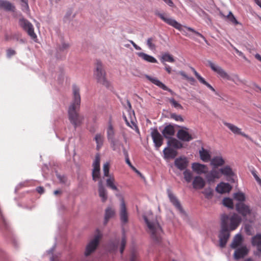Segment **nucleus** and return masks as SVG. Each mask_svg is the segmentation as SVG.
<instances>
[{
    "label": "nucleus",
    "instance_id": "obj_43",
    "mask_svg": "<svg viewBox=\"0 0 261 261\" xmlns=\"http://www.w3.org/2000/svg\"><path fill=\"white\" fill-rule=\"evenodd\" d=\"M169 101L171 105L176 109H183L182 106L177 101H176L174 98H171L169 99Z\"/></svg>",
    "mask_w": 261,
    "mask_h": 261
},
{
    "label": "nucleus",
    "instance_id": "obj_20",
    "mask_svg": "<svg viewBox=\"0 0 261 261\" xmlns=\"http://www.w3.org/2000/svg\"><path fill=\"white\" fill-rule=\"evenodd\" d=\"M192 185L195 189H202L205 185V181L201 176H196L193 179Z\"/></svg>",
    "mask_w": 261,
    "mask_h": 261
},
{
    "label": "nucleus",
    "instance_id": "obj_13",
    "mask_svg": "<svg viewBox=\"0 0 261 261\" xmlns=\"http://www.w3.org/2000/svg\"><path fill=\"white\" fill-rule=\"evenodd\" d=\"M167 192L170 202L177 210H178L180 213H183L184 210L177 197L173 194L171 190L168 189Z\"/></svg>",
    "mask_w": 261,
    "mask_h": 261
},
{
    "label": "nucleus",
    "instance_id": "obj_39",
    "mask_svg": "<svg viewBox=\"0 0 261 261\" xmlns=\"http://www.w3.org/2000/svg\"><path fill=\"white\" fill-rule=\"evenodd\" d=\"M161 61L162 63H164V62L173 63L174 62L175 60L172 55L168 53H165L163 55L161 58Z\"/></svg>",
    "mask_w": 261,
    "mask_h": 261
},
{
    "label": "nucleus",
    "instance_id": "obj_4",
    "mask_svg": "<svg viewBox=\"0 0 261 261\" xmlns=\"http://www.w3.org/2000/svg\"><path fill=\"white\" fill-rule=\"evenodd\" d=\"M144 219L151 238L156 243L160 242L161 239V234L162 230L159 224L157 222H150L146 216H144Z\"/></svg>",
    "mask_w": 261,
    "mask_h": 261
},
{
    "label": "nucleus",
    "instance_id": "obj_48",
    "mask_svg": "<svg viewBox=\"0 0 261 261\" xmlns=\"http://www.w3.org/2000/svg\"><path fill=\"white\" fill-rule=\"evenodd\" d=\"M129 261H139L138 253L136 251H132L130 253Z\"/></svg>",
    "mask_w": 261,
    "mask_h": 261
},
{
    "label": "nucleus",
    "instance_id": "obj_40",
    "mask_svg": "<svg viewBox=\"0 0 261 261\" xmlns=\"http://www.w3.org/2000/svg\"><path fill=\"white\" fill-rule=\"evenodd\" d=\"M234 198L239 202H243L245 200V194L242 192H237L233 195Z\"/></svg>",
    "mask_w": 261,
    "mask_h": 261
},
{
    "label": "nucleus",
    "instance_id": "obj_23",
    "mask_svg": "<svg viewBox=\"0 0 261 261\" xmlns=\"http://www.w3.org/2000/svg\"><path fill=\"white\" fill-rule=\"evenodd\" d=\"M165 138L170 139L175 134V129L173 125L169 124L166 126L162 132Z\"/></svg>",
    "mask_w": 261,
    "mask_h": 261
},
{
    "label": "nucleus",
    "instance_id": "obj_17",
    "mask_svg": "<svg viewBox=\"0 0 261 261\" xmlns=\"http://www.w3.org/2000/svg\"><path fill=\"white\" fill-rule=\"evenodd\" d=\"M224 124L227 126L233 133L235 134L240 135L247 139L252 140L251 138L247 135L241 132V129L237 126L228 122H224Z\"/></svg>",
    "mask_w": 261,
    "mask_h": 261
},
{
    "label": "nucleus",
    "instance_id": "obj_62",
    "mask_svg": "<svg viewBox=\"0 0 261 261\" xmlns=\"http://www.w3.org/2000/svg\"><path fill=\"white\" fill-rule=\"evenodd\" d=\"M179 74L180 75H181L182 76H183L184 77H185L186 79H187L188 77V76L186 74V73L184 71H179Z\"/></svg>",
    "mask_w": 261,
    "mask_h": 261
},
{
    "label": "nucleus",
    "instance_id": "obj_54",
    "mask_svg": "<svg viewBox=\"0 0 261 261\" xmlns=\"http://www.w3.org/2000/svg\"><path fill=\"white\" fill-rule=\"evenodd\" d=\"M251 226L249 224L246 225L245 226V230L246 233L248 235H251Z\"/></svg>",
    "mask_w": 261,
    "mask_h": 261
},
{
    "label": "nucleus",
    "instance_id": "obj_6",
    "mask_svg": "<svg viewBox=\"0 0 261 261\" xmlns=\"http://www.w3.org/2000/svg\"><path fill=\"white\" fill-rule=\"evenodd\" d=\"M101 237V233L99 231H97V233L94 236L93 239L87 245L84 253L86 258H88L89 255L95 251L99 244Z\"/></svg>",
    "mask_w": 261,
    "mask_h": 261
},
{
    "label": "nucleus",
    "instance_id": "obj_45",
    "mask_svg": "<svg viewBox=\"0 0 261 261\" xmlns=\"http://www.w3.org/2000/svg\"><path fill=\"white\" fill-rule=\"evenodd\" d=\"M111 144V146L113 150H116L118 148H119L120 144L118 143V141L115 139H111L109 140Z\"/></svg>",
    "mask_w": 261,
    "mask_h": 261
},
{
    "label": "nucleus",
    "instance_id": "obj_36",
    "mask_svg": "<svg viewBox=\"0 0 261 261\" xmlns=\"http://www.w3.org/2000/svg\"><path fill=\"white\" fill-rule=\"evenodd\" d=\"M94 139L97 144L96 148L97 150H99L103 145V136L100 134H97Z\"/></svg>",
    "mask_w": 261,
    "mask_h": 261
},
{
    "label": "nucleus",
    "instance_id": "obj_51",
    "mask_svg": "<svg viewBox=\"0 0 261 261\" xmlns=\"http://www.w3.org/2000/svg\"><path fill=\"white\" fill-rule=\"evenodd\" d=\"M126 244V239L124 236H123L121 243H120V252L121 254H122L123 252V251L125 249V246Z\"/></svg>",
    "mask_w": 261,
    "mask_h": 261
},
{
    "label": "nucleus",
    "instance_id": "obj_44",
    "mask_svg": "<svg viewBox=\"0 0 261 261\" xmlns=\"http://www.w3.org/2000/svg\"><path fill=\"white\" fill-rule=\"evenodd\" d=\"M205 197L207 199L211 198L213 196V191L211 188H206L202 191Z\"/></svg>",
    "mask_w": 261,
    "mask_h": 261
},
{
    "label": "nucleus",
    "instance_id": "obj_5",
    "mask_svg": "<svg viewBox=\"0 0 261 261\" xmlns=\"http://www.w3.org/2000/svg\"><path fill=\"white\" fill-rule=\"evenodd\" d=\"M94 76L97 83L107 88L110 86V83L106 78V73L100 62L97 61L96 63V68L94 71Z\"/></svg>",
    "mask_w": 261,
    "mask_h": 261
},
{
    "label": "nucleus",
    "instance_id": "obj_50",
    "mask_svg": "<svg viewBox=\"0 0 261 261\" xmlns=\"http://www.w3.org/2000/svg\"><path fill=\"white\" fill-rule=\"evenodd\" d=\"M154 41V39L151 37L148 38L147 40V45L148 47L151 50L154 49L155 48V45L153 43Z\"/></svg>",
    "mask_w": 261,
    "mask_h": 261
},
{
    "label": "nucleus",
    "instance_id": "obj_28",
    "mask_svg": "<svg viewBox=\"0 0 261 261\" xmlns=\"http://www.w3.org/2000/svg\"><path fill=\"white\" fill-rule=\"evenodd\" d=\"M164 157L166 159H174L177 155V152L172 148L166 147L163 150Z\"/></svg>",
    "mask_w": 261,
    "mask_h": 261
},
{
    "label": "nucleus",
    "instance_id": "obj_16",
    "mask_svg": "<svg viewBox=\"0 0 261 261\" xmlns=\"http://www.w3.org/2000/svg\"><path fill=\"white\" fill-rule=\"evenodd\" d=\"M120 218L123 223L125 224L127 222L128 219V213L124 200L123 199H121L120 204Z\"/></svg>",
    "mask_w": 261,
    "mask_h": 261
},
{
    "label": "nucleus",
    "instance_id": "obj_8",
    "mask_svg": "<svg viewBox=\"0 0 261 261\" xmlns=\"http://www.w3.org/2000/svg\"><path fill=\"white\" fill-rule=\"evenodd\" d=\"M236 211L243 217L249 216L254 218L255 215L250 207L244 202H239L236 205Z\"/></svg>",
    "mask_w": 261,
    "mask_h": 261
},
{
    "label": "nucleus",
    "instance_id": "obj_38",
    "mask_svg": "<svg viewBox=\"0 0 261 261\" xmlns=\"http://www.w3.org/2000/svg\"><path fill=\"white\" fill-rule=\"evenodd\" d=\"M114 182L115 178L113 176H109V178H108L106 180L107 187L113 190L117 191L118 189L116 185L114 184Z\"/></svg>",
    "mask_w": 261,
    "mask_h": 261
},
{
    "label": "nucleus",
    "instance_id": "obj_26",
    "mask_svg": "<svg viewBox=\"0 0 261 261\" xmlns=\"http://www.w3.org/2000/svg\"><path fill=\"white\" fill-rule=\"evenodd\" d=\"M248 252V250L246 247H242L237 249L234 253V257L236 259L243 258Z\"/></svg>",
    "mask_w": 261,
    "mask_h": 261
},
{
    "label": "nucleus",
    "instance_id": "obj_12",
    "mask_svg": "<svg viewBox=\"0 0 261 261\" xmlns=\"http://www.w3.org/2000/svg\"><path fill=\"white\" fill-rule=\"evenodd\" d=\"M219 169V171L220 172L221 176H222V175H223L227 177V179L228 181L231 182L234 181L233 177L235 175V174L233 172L231 168L229 166H225L223 168H221Z\"/></svg>",
    "mask_w": 261,
    "mask_h": 261
},
{
    "label": "nucleus",
    "instance_id": "obj_63",
    "mask_svg": "<svg viewBox=\"0 0 261 261\" xmlns=\"http://www.w3.org/2000/svg\"><path fill=\"white\" fill-rule=\"evenodd\" d=\"M254 57L256 59H257L258 61L261 62V56L259 54H256L254 55Z\"/></svg>",
    "mask_w": 261,
    "mask_h": 261
},
{
    "label": "nucleus",
    "instance_id": "obj_47",
    "mask_svg": "<svg viewBox=\"0 0 261 261\" xmlns=\"http://www.w3.org/2000/svg\"><path fill=\"white\" fill-rule=\"evenodd\" d=\"M184 27L187 30L193 32V33L195 34L196 35L202 38L204 40V41L205 42H207V40H206V38L201 33H199L198 32H197L196 31H195L194 29H193L192 28L188 27H186V26H184Z\"/></svg>",
    "mask_w": 261,
    "mask_h": 261
},
{
    "label": "nucleus",
    "instance_id": "obj_19",
    "mask_svg": "<svg viewBox=\"0 0 261 261\" xmlns=\"http://www.w3.org/2000/svg\"><path fill=\"white\" fill-rule=\"evenodd\" d=\"M146 77L152 83L154 84L160 88L163 89L164 90L168 91L172 94L173 93V92L170 89L168 88L165 85L160 82L158 79L151 77L149 75H146Z\"/></svg>",
    "mask_w": 261,
    "mask_h": 261
},
{
    "label": "nucleus",
    "instance_id": "obj_27",
    "mask_svg": "<svg viewBox=\"0 0 261 261\" xmlns=\"http://www.w3.org/2000/svg\"><path fill=\"white\" fill-rule=\"evenodd\" d=\"M0 8L7 11H14L15 8L10 2L5 0H0Z\"/></svg>",
    "mask_w": 261,
    "mask_h": 261
},
{
    "label": "nucleus",
    "instance_id": "obj_30",
    "mask_svg": "<svg viewBox=\"0 0 261 261\" xmlns=\"http://www.w3.org/2000/svg\"><path fill=\"white\" fill-rule=\"evenodd\" d=\"M137 55L142 60L149 63H156L158 62L156 59L153 57L146 54L144 53H138Z\"/></svg>",
    "mask_w": 261,
    "mask_h": 261
},
{
    "label": "nucleus",
    "instance_id": "obj_11",
    "mask_svg": "<svg viewBox=\"0 0 261 261\" xmlns=\"http://www.w3.org/2000/svg\"><path fill=\"white\" fill-rule=\"evenodd\" d=\"M92 178L96 181L100 177V156L96 155L93 163Z\"/></svg>",
    "mask_w": 261,
    "mask_h": 261
},
{
    "label": "nucleus",
    "instance_id": "obj_37",
    "mask_svg": "<svg viewBox=\"0 0 261 261\" xmlns=\"http://www.w3.org/2000/svg\"><path fill=\"white\" fill-rule=\"evenodd\" d=\"M242 238L241 235L240 234H237L234 237V238L233 240V241L231 244V248H237L238 246H239L241 244V243L242 242Z\"/></svg>",
    "mask_w": 261,
    "mask_h": 261
},
{
    "label": "nucleus",
    "instance_id": "obj_59",
    "mask_svg": "<svg viewBox=\"0 0 261 261\" xmlns=\"http://www.w3.org/2000/svg\"><path fill=\"white\" fill-rule=\"evenodd\" d=\"M165 65V70L167 71V72L168 73H171V68L167 64H164Z\"/></svg>",
    "mask_w": 261,
    "mask_h": 261
},
{
    "label": "nucleus",
    "instance_id": "obj_41",
    "mask_svg": "<svg viewBox=\"0 0 261 261\" xmlns=\"http://www.w3.org/2000/svg\"><path fill=\"white\" fill-rule=\"evenodd\" d=\"M223 204L224 206L230 208H233V203L232 200L229 198H225L223 200Z\"/></svg>",
    "mask_w": 261,
    "mask_h": 261
},
{
    "label": "nucleus",
    "instance_id": "obj_31",
    "mask_svg": "<svg viewBox=\"0 0 261 261\" xmlns=\"http://www.w3.org/2000/svg\"><path fill=\"white\" fill-rule=\"evenodd\" d=\"M253 246H256L258 251L261 252V234L254 236L251 241Z\"/></svg>",
    "mask_w": 261,
    "mask_h": 261
},
{
    "label": "nucleus",
    "instance_id": "obj_42",
    "mask_svg": "<svg viewBox=\"0 0 261 261\" xmlns=\"http://www.w3.org/2000/svg\"><path fill=\"white\" fill-rule=\"evenodd\" d=\"M184 178L186 181L188 182H190L191 181L192 179V173L189 170H185L183 173Z\"/></svg>",
    "mask_w": 261,
    "mask_h": 261
},
{
    "label": "nucleus",
    "instance_id": "obj_33",
    "mask_svg": "<svg viewBox=\"0 0 261 261\" xmlns=\"http://www.w3.org/2000/svg\"><path fill=\"white\" fill-rule=\"evenodd\" d=\"M115 214V211L112 207H108L105 211V224H106L109 220L112 218Z\"/></svg>",
    "mask_w": 261,
    "mask_h": 261
},
{
    "label": "nucleus",
    "instance_id": "obj_64",
    "mask_svg": "<svg viewBox=\"0 0 261 261\" xmlns=\"http://www.w3.org/2000/svg\"><path fill=\"white\" fill-rule=\"evenodd\" d=\"M125 162H126V163H127V164H128V165L130 167H131L133 166V165H132V163H131V162H130V160H129V158H126V159H125Z\"/></svg>",
    "mask_w": 261,
    "mask_h": 261
},
{
    "label": "nucleus",
    "instance_id": "obj_22",
    "mask_svg": "<svg viewBox=\"0 0 261 261\" xmlns=\"http://www.w3.org/2000/svg\"><path fill=\"white\" fill-rule=\"evenodd\" d=\"M192 70L193 71L194 74H195V76L197 77V79L198 80V81L202 83V84L206 86L208 88H209L210 90H211L212 91L215 93L216 95H218V93L216 91L215 89L210 84H208L205 79L202 77L196 71V70L193 68H191Z\"/></svg>",
    "mask_w": 261,
    "mask_h": 261
},
{
    "label": "nucleus",
    "instance_id": "obj_60",
    "mask_svg": "<svg viewBox=\"0 0 261 261\" xmlns=\"http://www.w3.org/2000/svg\"><path fill=\"white\" fill-rule=\"evenodd\" d=\"M165 3L168 5L170 7H173L174 4L171 0H163Z\"/></svg>",
    "mask_w": 261,
    "mask_h": 261
},
{
    "label": "nucleus",
    "instance_id": "obj_46",
    "mask_svg": "<svg viewBox=\"0 0 261 261\" xmlns=\"http://www.w3.org/2000/svg\"><path fill=\"white\" fill-rule=\"evenodd\" d=\"M227 18L231 23L235 25L238 24L239 23L231 12H229V14L227 16Z\"/></svg>",
    "mask_w": 261,
    "mask_h": 261
},
{
    "label": "nucleus",
    "instance_id": "obj_57",
    "mask_svg": "<svg viewBox=\"0 0 261 261\" xmlns=\"http://www.w3.org/2000/svg\"><path fill=\"white\" fill-rule=\"evenodd\" d=\"M130 43L133 45V46L135 47V48L137 50H141V48L140 46H138L133 41L129 40V41Z\"/></svg>",
    "mask_w": 261,
    "mask_h": 261
},
{
    "label": "nucleus",
    "instance_id": "obj_18",
    "mask_svg": "<svg viewBox=\"0 0 261 261\" xmlns=\"http://www.w3.org/2000/svg\"><path fill=\"white\" fill-rule=\"evenodd\" d=\"M192 168L194 171L198 174H206L207 167L206 165L198 163H194L192 165Z\"/></svg>",
    "mask_w": 261,
    "mask_h": 261
},
{
    "label": "nucleus",
    "instance_id": "obj_9",
    "mask_svg": "<svg viewBox=\"0 0 261 261\" xmlns=\"http://www.w3.org/2000/svg\"><path fill=\"white\" fill-rule=\"evenodd\" d=\"M157 15L162 20L168 24L173 27L179 31L185 32L182 30V25L175 20L168 17V16L165 14L159 13Z\"/></svg>",
    "mask_w": 261,
    "mask_h": 261
},
{
    "label": "nucleus",
    "instance_id": "obj_7",
    "mask_svg": "<svg viewBox=\"0 0 261 261\" xmlns=\"http://www.w3.org/2000/svg\"><path fill=\"white\" fill-rule=\"evenodd\" d=\"M19 23L20 27L33 40L37 39V37L34 32V26L29 21L24 18H21L19 19Z\"/></svg>",
    "mask_w": 261,
    "mask_h": 261
},
{
    "label": "nucleus",
    "instance_id": "obj_52",
    "mask_svg": "<svg viewBox=\"0 0 261 261\" xmlns=\"http://www.w3.org/2000/svg\"><path fill=\"white\" fill-rule=\"evenodd\" d=\"M170 117L172 119H173L176 121L182 122L184 121V119L180 115H177L175 113H172L170 115Z\"/></svg>",
    "mask_w": 261,
    "mask_h": 261
},
{
    "label": "nucleus",
    "instance_id": "obj_29",
    "mask_svg": "<svg viewBox=\"0 0 261 261\" xmlns=\"http://www.w3.org/2000/svg\"><path fill=\"white\" fill-rule=\"evenodd\" d=\"M98 192L99 196L101 198L102 201H106L108 198L107 193L102 185V182L101 180H99L98 182Z\"/></svg>",
    "mask_w": 261,
    "mask_h": 261
},
{
    "label": "nucleus",
    "instance_id": "obj_34",
    "mask_svg": "<svg viewBox=\"0 0 261 261\" xmlns=\"http://www.w3.org/2000/svg\"><path fill=\"white\" fill-rule=\"evenodd\" d=\"M168 145L177 149H179L182 147V144L178 140L173 138H171L169 139L168 141Z\"/></svg>",
    "mask_w": 261,
    "mask_h": 261
},
{
    "label": "nucleus",
    "instance_id": "obj_2",
    "mask_svg": "<svg viewBox=\"0 0 261 261\" xmlns=\"http://www.w3.org/2000/svg\"><path fill=\"white\" fill-rule=\"evenodd\" d=\"M72 102L69 107L68 114L70 123L76 128L82 124L84 117L78 113L81 104L80 88L76 85H73L72 87Z\"/></svg>",
    "mask_w": 261,
    "mask_h": 261
},
{
    "label": "nucleus",
    "instance_id": "obj_55",
    "mask_svg": "<svg viewBox=\"0 0 261 261\" xmlns=\"http://www.w3.org/2000/svg\"><path fill=\"white\" fill-rule=\"evenodd\" d=\"M58 178L59 179L60 181L62 183L65 184L67 181V178L64 175H58Z\"/></svg>",
    "mask_w": 261,
    "mask_h": 261
},
{
    "label": "nucleus",
    "instance_id": "obj_15",
    "mask_svg": "<svg viewBox=\"0 0 261 261\" xmlns=\"http://www.w3.org/2000/svg\"><path fill=\"white\" fill-rule=\"evenodd\" d=\"M189 161L185 157H179L176 158L174 161V165L175 167L179 170L182 171L186 170L188 166Z\"/></svg>",
    "mask_w": 261,
    "mask_h": 261
},
{
    "label": "nucleus",
    "instance_id": "obj_10",
    "mask_svg": "<svg viewBox=\"0 0 261 261\" xmlns=\"http://www.w3.org/2000/svg\"><path fill=\"white\" fill-rule=\"evenodd\" d=\"M220 177V172L219 169L217 168H213L209 172L207 170V173L205 174V178L209 184L215 182Z\"/></svg>",
    "mask_w": 261,
    "mask_h": 261
},
{
    "label": "nucleus",
    "instance_id": "obj_24",
    "mask_svg": "<svg viewBox=\"0 0 261 261\" xmlns=\"http://www.w3.org/2000/svg\"><path fill=\"white\" fill-rule=\"evenodd\" d=\"M231 189V187L228 183L221 182L217 185L216 188V191L219 193L229 192Z\"/></svg>",
    "mask_w": 261,
    "mask_h": 261
},
{
    "label": "nucleus",
    "instance_id": "obj_1",
    "mask_svg": "<svg viewBox=\"0 0 261 261\" xmlns=\"http://www.w3.org/2000/svg\"><path fill=\"white\" fill-rule=\"evenodd\" d=\"M241 221V217L236 213L230 216L225 214L221 216V230L218 237L221 248L225 246L230 237V232L236 229Z\"/></svg>",
    "mask_w": 261,
    "mask_h": 261
},
{
    "label": "nucleus",
    "instance_id": "obj_3",
    "mask_svg": "<svg viewBox=\"0 0 261 261\" xmlns=\"http://www.w3.org/2000/svg\"><path fill=\"white\" fill-rule=\"evenodd\" d=\"M206 65L208 66L214 72L217 73L223 79L231 81L236 85L243 83V81L240 79L238 74H234L233 77H231L221 67L216 65L210 60L207 61Z\"/></svg>",
    "mask_w": 261,
    "mask_h": 261
},
{
    "label": "nucleus",
    "instance_id": "obj_25",
    "mask_svg": "<svg viewBox=\"0 0 261 261\" xmlns=\"http://www.w3.org/2000/svg\"><path fill=\"white\" fill-rule=\"evenodd\" d=\"M225 163V160L221 156H216L211 160V165L213 168L223 166Z\"/></svg>",
    "mask_w": 261,
    "mask_h": 261
},
{
    "label": "nucleus",
    "instance_id": "obj_21",
    "mask_svg": "<svg viewBox=\"0 0 261 261\" xmlns=\"http://www.w3.org/2000/svg\"><path fill=\"white\" fill-rule=\"evenodd\" d=\"M177 137L185 142H189L193 139L191 135L184 129H179L177 132Z\"/></svg>",
    "mask_w": 261,
    "mask_h": 261
},
{
    "label": "nucleus",
    "instance_id": "obj_35",
    "mask_svg": "<svg viewBox=\"0 0 261 261\" xmlns=\"http://www.w3.org/2000/svg\"><path fill=\"white\" fill-rule=\"evenodd\" d=\"M107 138L108 140L115 139V131L111 123H109L107 130Z\"/></svg>",
    "mask_w": 261,
    "mask_h": 261
},
{
    "label": "nucleus",
    "instance_id": "obj_61",
    "mask_svg": "<svg viewBox=\"0 0 261 261\" xmlns=\"http://www.w3.org/2000/svg\"><path fill=\"white\" fill-rule=\"evenodd\" d=\"M253 176L254 177L256 180L259 184H261V179L259 178V177L256 174V173L253 172L252 173Z\"/></svg>",
    "mask_w": 261,
    "mask_h": 261
},
{
    "label": "nucleus",
    "instance_id": "obj_14",
    "mask_svg": "<svg viewBox=\"0 0 261 261\" xmlns=\"http://www.w3.org/2000/svg\"><path fill=\"white\" fill-rule=\"evenodd\" d=\"M151 136L155 146L158 148L160 147L163 143V138L157 129H154L152 131Z\"/></svg>",
    "mask_w": 261,
    "mask_h": 261
},
{
    "label": "nucleus",
    "instance_id": "obj_58",
    "mask_svg": "<svg viewBox=\"0 0 261 261\" xmlns=\"http://www.w3.org/2000/svg\"><path fill=\"white\" fill-rule=\"evenodd\" d=\"M36 191L39 194H42L44 192V189L42 187H38L36 188Z\"/></svg>",
    "mask_w": 261,
    "mask_h": 261
},
{
    "label": "nucleus",
    "instance_id": "obj_32",
    "mask_svg": "<svg viewBox=\"0 0 261 261\" xmlns=\"http://www.w3.org/2000/svg\"><path fill=\"white\" fill-rule=\"evenodd\" d=\"M199 155L201 160H202L204 162H207L208 161H211V155L209 152L202 148L201 150H199Z\"/></svg>",
    "mask_w": 261,
    "mask_h": 261
},
{
    "label": "nucleus",
    "instance_id": "obj_53",
    "mask_svg": "<svg viewBox=\"0 0 261 261\" xmlns=\"http://www.w3.org/2000/svg\"><path fill=\"white\" fill-rule=\"evenodd\" d=\"M15 54L16 51L11 48L8 49L7 50V56L8 58L11 57L12 56L15 55Z\"/></svg>",
    "mask_w": 261,
    "mask_h": 261
},
{
    "label": "nucleus",
    "instance_id": "obj_49",
    "mask_svg": "<svg viewBox=\"0 0 261 261\" xmlns=\"http://www.w3.org/2000/svg\"><path fill=\"white\" fill-rule=\"evenodd\" d=\"M109 169H110V164L108 162L104 164L103 166V171L104 176L106 177H109Z\"/></svg>",
    "mask_w": 261,
    "mask_h": 261
},
{
    "label": "nucleus",
    "instance_id": "obj_56",
    "mask_svg": "<svg viewBox=\"0 0 261 261\" xmlns=\"http://www.w3.org/2000/svg\"><path fill=\"white\" fill-rule=\"evenodd\" d=\"M22 3V6L24 7L27 10H29V7L28 5V0H20Z\"/></svg>",
    "mask_w": 261,
    "mask_h": 261
}]
</instances>
